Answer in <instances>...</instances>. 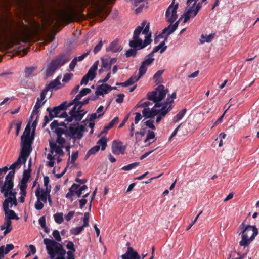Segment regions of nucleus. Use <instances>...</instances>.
I'll list each match as a JSON object with an SVG mask.
<instances>
[{
  "instance_id": "obj_1",
  "label": "nucleus",
  "mask_w": 259,
  "mask_h": 259,
  "mask_svg": "<svg viewBox=\"0 0 259 259\" xmlns=\"http://www.w3.org/2000/svg\"><path fill=\"white\" fill-rule=\"evenodd\" d=\"M167 92L168 89H165L163 85H159L155 91L147 93V99L155 104L151 110L149 108H145L142 110L143 115L145 118H151L157 114L165 116L171 110L172 100L170 101L169 99H167L164 103H160L164 98Z\"/></svg>"
},
{
  "instance_id": "obj_2",
  "label": "nucleus",
  "mask_w": 259,
  "mask_h": 259,
  "mask_svg": "<svg viewBox=\"0 0 259 259\" xmlns=\"http://www.w3.org/2000/svg\"><path fill=\"white\" fill-rule=\"evenodd\" d=\"M150 24H147L146 21H143L140 25L138 26L133 33V39L129 41L131 48L139 47L142 49L152 42L151 32H149Z\"/></svg>"
},
{
  "instance_id": "obj_3",
  "label": "nucleus",
  "mask_w": 259,
  "mask_h": 259,
  "mask_svg": "<svg viewBox=\"0 0 259 259\" xmlns=\"http://www.w3.org/2000/svg\"><path fill=\"white\" fill-rule=\"evenodd\" d=\"M44 243L51 259H65L64 255L66 252L60 244L49 238L44 239Z\"/></svg>"
},
{
  "instance_id": "obj_4",
  "label": "nucleus",
  "mask_w": 259,
  "mask_h": 259,
  "mask_svg": "<svg viewBox=\"0 0 259 259\" xmlns=\"http://www.w3.org/2000/svg\"><path fill=\"white\" fill-rule=\"evenodd\" d=\"M239 228L241 229L239 233L241 234V240L239 242V245L241 246H247L257 235V229L255 226H245L244 223H241Z\"/></svg>"
},
{
  "instance_id": "obj_5",
  "label": "nucleus",
  "mask_w": 259,
  "mask_h": 259,
  "mask_svg": "<svg viewBox=\"0 0 259 259\" xmlns=\"http://www.w3.org/2000/svg\"><path fill=\"white\" fill-rule=\"evenodd\" d=\"M22 142V149L20 153L19 156L15 162L19 165V166L22 162L25 164L27 157L29 156L31 151V145L32 143V140L30 137V128L27 132L26 135L24 137V135L21 136Z\"/></svg>"
},
{
  "instance_id": "obj_6",
  "label": "nucleus",
  "mask_w": 259,
  "mask_h": 259,
  "mask_svg": "<svg viewBox=\"0 0 259 259\" xmlns=\"http://www.w3.org/2000/svg\"><path fill=\"white\" fill-rule=\"evenodd\" d=\"M178 8V4L175 5H173L172 4H171L166 11L165 16L167 18V21L171 24V29L170 30L167 32V36L172 34L178 28L179 21L176 22L173 25H171V24L174 23L178 18V15L177 14Z\"/></svg>"
},
{
  "instance_id": "obj_7",
  "label": "nucleus",
  "mask_w": 259,
  "mask_h": 259,
  "mask_svg": "<svg viewBox=\"0 0 259 259\" xmlns=\"http://www.w3.org/2000/svg\"><path fill=\"white\" fill-rule=\"evenodd\" d=\"M160 49L159 46L155 47L152 51L146 56V59L142 62L141 65L139 68L141 75H144L147 71L148 67L150 66L154 61V58L152 57L153 54L158 52Z\"/></svg>"
},
{
  "instance_id": "obj_8",
  "label": "nucleus",
  "mask_w": 259,
  "mask_h": 259,
  "mask_svg": "<svg viewBox=\"0 0 259 259\" xmlns=\"http://www.w3.org/2000/svg\"><path fill=\"white\" fill-rule=\"evenodd\" d=\"M85 130V125H79L78 123L70 124L68 127V137L72 138L75 140L80 139L83 135Z\"/></svg>"
},
{
  "instance_id": "obj_9",
  "label": "nucleus",
  "mask_w": 259,
  "mask_h": 259,
  "mask_svg": "<svg viewBox=\"0 0 259 259\" xmlns=\"http://www.w3.org/2000/svg\"><path fill=\"white\" fill-rule=\"evenodd\" d=\"M14 172L9 171L5 177L3 185L1 188V192L4 194L5 197H7L8 192L13 189L14 183Z\"/></svg>"
},
{
  "instance_id": "obj_10",
  "label": "nucleus",
  "mask_w": 259,
  "mask_h": 259,
  "mask_svg": "<svg viewBox=\"0 0 259 259\" xmlns=\"http://www.w3.org/2000/svg\"><path fill=\"white\" fill-rule=\"evenodd\" d=\"M82 3L85 5H88L91 3L93 5L99 7V9L98 10L97 12L98 15L101 17L102 20L105 19L106 17L109 13V11L106 10L104 13L102 11L104 9V7L100 6L101 3H108L111 2L112 0H81Z\"/></svg>"
},
{
  "instance_id": "obj_11",
  "label": "nucleus",
  "mask_w": 259,
  "mask_h": 259,
  "mask_svg": "<svg viewBox=\"0 0 259 259\" xmlns=\"http://www.w3.org/2000/svg\"><path fill=\"white\" fill-rule=\"evenodd\" d=\"M83 111V110H78V108H77V105L74 106L70 111L69 113L70 116L66 119V121L68 122H70L74 120L78 123V122L81 120L84 115L87 113V112L82 113Z\"/></svg>"
},
{
  "instance_id": "obj_12",
  "label": "nucleus",
  "mask_w": 259,
  "mask_h": 259,
  "mask_svg": "<svg viewBox=\"0 0 259 259\" xmlns=\"http://www.w3.org/2000/svg\"><path fill=\"white\" fill-rule=\"evenodd\" d=\"M107 139L103 137L99 140L97 143V145L92 148H91L87 152L85 155V159H88L91 155L96 154L99 151L100 148V146L102 150H104L107 146Z\"/></svg>"
},
{
  "instance_id": "obj_13",
  "label": "nucleus",
  "mask_w": 259,
  "mask_h": 259,
  "mask_svg": "<svg viewBox=\"0 0 259 259\" xmlns=\"http://www.w3.org/2000/svg\"><path fill=\"white\" fill-rule=\"evenodd\" d=\"M126 149V146L123 145L120 141H114L112 145V152L114 154H124Z\"/></svg>"
},
{
  "instance_id": "obj_14",
  "label": "nucleus",
  "mask_w": 259,
  "mask_h": 259,
  "mask_svg": "<svg viewBox=\"0 0 259 259\" xmlns=\"http://www.w3.org/2000/svg\"><path fill=\"white\" fill-rule=\"evenodd\" d=\"M79 188V184H73L69 189V192L66 194L65 197L67 198H70L73 196L76 195L78 197H80L82 193Z\"/></svg>"
},
{
  "instance_id": "obj_15",
  "label": "nucleus",
  "mask_w": 259,
  "mask_h": 259,
  "mask_svg": "<svg viewBox=\"0 0 259 259\" xmlns=\"http://www.w3.org/2000/svg\"><path fill=\"white\" fill-rule=\"evenodd\" d=\"M31 169L30 168H28V169H25L23 171L22 179L19 184V188L27 189V183L31 177Z\"/></svg>"
},
{
  "instance_id": "obj_16",
  "label": "nucleus",
  "mask_w": 259,
  "mask_h": 259,
  "mask_svg": "<svg viewBox=\"0 0 259 259\" xmlns=\"http://www.w3.org/2000/svg\"><path fill=\"white\" fill-rule=\"evenodd\" d=\"M122 259H141L140 255L132 247L127 248L126 253L121 256Z\"/></svg>"
},
{
  "instance_id": "obj_17",
  "label": "nucleus",
  "mask_w": 259,
  "mask_h": 259,
  "mask_svg": "<svg viewBox=\"0 0 259 259\" xmlns=\"http://www.w3.org/2000/svg\"><path fill=\"white\" fill-rule=\"evenodd\" d=\"M122 49V47L118 44V40L115 39L106 48V51L107 52H112L113 53H116L120 52Z\"/></svg>"
},
{
  "instance_id": "obj_18",
  "label": "nucleus",
  "mask_w": 259,
  "mask_h": 259,
  "mask_svg": "<svg viewBox=\"0 0 259 259\" xmlns=\"http://www.w3.org/2000/svg\"><path fill=\"white\" fill-rule=\"evenodd\" d=\"M143 75H141L140 72V71H139V75L138 76L133 75L125 82H122V83L117 82L116 83V85H121L123 87H126L132 85L134 83L137 82Z\"/></svg>"
},
{
  "instance_id": "obj_19",
  "label": "nucleus",
  "mask_w": 259,
  "mask_h": 259,
  "mask_svg": "<svg viewBox=\"0 0 259 259\" xmlns=\"http://www.w3.org/2000/svg\"><path fill=\"white\" fill-rule=\"evenodd\" d=\"M198 0H191L189 2H188V0L187 1V4L188 5H189L191 3L194 1V3L192 6L189 8L187 12L184 14V23H186L188 20L190 19L191 17H192V15H194V7L195 6L196 4V2Z\"/></svg>"
},
{
  "instance_id": "obj_20",
  "label": "nucleus",
  "mask_w": 259,
  "mask_h": 259,
  "mask_svg": "<svg viewBox=\"0 0 259 259\" xmlns=\"http://www.w3.org/2000/svg\"><path fill=\"white\" fill-rule=\"evenodd\" d=\"M49 145L52 153H53V151H55L56 154L59 155L60 156H63L64 155V152H63L62 148H64L65 147L58 146L56 143L54 141H53L52 140H49Z\"/></svg>"
},
{
  "instance_id": "obj_21",
  "label": "nucleus",
  "mask_w": 259,
  "mask_h": 259,
  "mask_svg": "<svg viewBox=\"0 0 259 259\" xmlns=\"http://www.w3.org/2000/svg\"><path fill=\"white\" fill-rule=\"evenodd\" d=\"M69 60V58L68 55L66 54H61L58 57L52 61L59 67L60 65H63L65 64Z\"/></svg>"
},
{
  "instance_id": "obj_22",
  "label": "nucleus",
  "mask_w": 259,
  "mask_h": 259,
  "mask_svg": "<svg viewBox=\"0 0 259 259\" xmlns=\"http://www.w3.org/2000/svg\"><path fill=\"white\" fill-rule=\"evenodd\" d=\"M35 196L37 199L42 201L45 203L47 202V197L49 196L48 194L44 192V189L40 190L39 186L35 190Z\"/></svg>"
},
{
  "instance_id": "obj_23",
  "label": "nucleus",
  "mask_w": 259,
  "mask_h": 259,
  "mask_svg": "<svg viewBox=\"0 0 259 259\" xmlns=\"http://www.w3.org/2000/svg\"><path fill=\"white\" fill-rule=\"evenodd\" d=\"M108 88H109V85L107 84H102L99 85L95 91V94L96 95H103L104 94H108L109 93Z\"/></svg>"
},
{
  "instance_id": "obj_24",
  "label": "nucleus",
  "mask_w": 259,
  "mask_h": 259,
  "mask_svg": "<svg viewBox=\"0 0 259 259\" xmlns=\"http://www.w3.org/2000/svg\"><path fill=\"white\" fill-rule=\"evenodd\" d=\"M61 79L60 76H58L54 80L50 82L48 84L46 85V87L48 89V90L50 89H59L61 87L59 86L61 85V83L60 82V79Z\"/></svg>"
},
{
  "instance_id": "obj_25",
  "label": "nucleus",
  "mask_w": 259,
  "mask_h": 259,
  "mask_svg": "<svg viewBox=\"0 0 259 259\" xmlns=\"http://www.w3.org/2000/svg\"><path fill=\"white\" fill-rule=\"evenodd\" d=\"M131 1L133 2L134 7H138V6H139V7H138L137 8H136L135 9V12L137 14L140 13L141 12L143 8H144V7H145V4L144 3V2L147 3V0H131Z\"/></svg>"
},
{
  "instance_id": "obj_26",
  "label": "nucleus",
  "mask_w": 259,
  "mask_h": 259,
  "mask_svg": "<svg viewBox=\"0 0 259 259\" xmlns=\"http://www.w3.org/2000/svg\"><path fill=\"white\" fill-rule=\"evenodd\" d=\"M101 67L104 68L105 70L110 71L111 68V64L109 60L108 59L106 56H105L101 58Z\"/></svg>"
},
{
  "instance_id": "obj_27",
  "label": "nucleus",
  "mask_w": 259,
  "mask_h": 259,
  "mask_svg": "<svg viewBox=\"0 0 259 259\" xmlns=\"http://www.w3.org/2000/svg\"><path fill=\"white\" fill-rule=\"evenodd\" d=\"M37 68L36 66L26 67L24 71L25 77L26 78L32 77L33 76V73Z\"/></svg>"
},
{
  "instance_id": "obj_28",
  "label": "nucleus",
  "mask_w": 259,
  "mask_h": 259,
  "mask_svg": "<svg viewBox=\"0 0 259 259\" xmlns=\"http://www.w3.org/2000/svg\"><path fill=\"white\" fill-rule=\"evenodd\" d=\"M215 35V33H211L207 36L202 34L200 39V43L203 44L205 42H210L214 39Z\"/></svg>"
},
{
  "instance_id": "obj_29",
  "label": "nucleus",
  "mask_w": 259,
  "mask_h": 259,
  "mask_svg": "<svg viewBox=\"0 0 259 259\" xmlns=\"http://www.w3.org/2000/svg\"><path fill=\"white\" fill-rule=\"evenodd\" d=\"M58 67L54 62L52 61L50 66L46 70V74L47 76H51L54 72V71L57 69Z\"/></svg>"
},
{
  "instance_id": "obj_30",
  "label": "nucleus",
  "mask_w": 259,
  "mask_h": 259,
  "mask_svg": "<svg viewBox=\"0 0 259 259\" xmlns=\"http://www.w3.org/2000/svg\"><path fill=\"white\" fill-rule=\"evenodd\" d=\"M46 100L43 101L42 103L40 102V99L39 98H37L36 102L35 105L33 108L32 111V114L34 113H36V115H39V109L43 106V105L45 103Z\"/></svg>"
},
{
  "instance_id": "obj_31",
  "label": "nucleus",
  "mask_w": 259,
  "mask_h": 259,
  "mask_svg": "<svg viewBox=\"0 0 259 259\" xmlns=\"http://www.w3.org/2000/svg\"><path fill=\"white\" fill-rule=\"evenodd\" d=\"M7 213H5V218L9 220H18L19 218L17 215L16 213L13 210H8L6 211Z\"/></svg>"
},
{
  "instance_id": "obj_32",
  "label": "nucleus",
  "mask_w": 259,
  "mask_h": 259,
  "mask_svg": "<svg viewBox=\"0 0 259 259\" xmlns=\"http://www.w3.org/2000/svg\"><path fill=\"white\" fill-rule=\"evenodd\" d=\"M119 122V118L115 117L112 119L109 123L105 126L104 128L103 132H107L109 130L111 129L115 124Z\"/></svg>"
},
{
  "instance_id": "obj_33",
  "label": "nucleus",
  "mask_w": 259,
  "mask_h": 259,
  "mask_svg": "<svg viewBox=\"0 0 259 259\" xmlns=\"http://www.w3.org/2000/svg\"><path fill=\"white\" fill-rule=\"evenodd\" d=\"M54 130H55L54 132L56 134L57 136H61L63 134H64L66 137H68L67 134L68 129L57 127L54 128Z\"/></svg>"
},
{
  "instance_id": "obj_34",
  "label": "nucleus",
  "mask_w": 259,
  "mask_h": 259,
  "mask_svg": "<svg viewBox=\"0 0 259 259\" xmlns=\"http://www.w3.org/2000/svg\"><path fill=\"white\" fill-rule=\"evenodd\" d=\"M140 50L139 49V47H136V48H132V49H130L125 52V56L127 58H128L131 56L135 57L137 53V51Z\"/></svg>"
},
{
  "instance_id": "obj_35",
  "label": "nucleus",
  "mask_w": 259,
  "mask_h": 259,
  "mask_svg": "<svg viewBox=\"0 0 259 259\" xmlns=\"http://www.w3.org/2000/svg\"><path fill=\"white\" fill-rule=\"evenodd\" d=\"M186 111L187 110L186 109H183L179 111V113L175 116H174L173 118L174 122H177L181 120L183 118L184 115L186 113Z\"/></svg>"
},
{
  "instance_id": "obj_36",
  "label": "nucleus",
  "mask_w": 259,
  "mask_h": 259,
  "mask_svg": "<svg viewBox=\"0 0 259 259\" xmlns=\"http://www.w3.org/2000/svg\"><path fill=\"white\" fill-rule=\"evenodd\" d=\"M59 126H63L64 127V128L68 129L66 124L63 122L59 123L57 120H54L50 124V127L52 130H53L54 128Z\"/></svg>"
},
{
  "instance_id": "obj_37",
  "label": "nucleus",
  "mask_w": 259,
  "mask_h": 259,
  "mask_svg": "<svg viewBox=\"0 0 259 259\" xmlns=\"http://www.w3.org/2000/svg\"><path fill=\"white\" fill-rule=\"evenodd\" d=\"M53 112L49 113V116H45L44 122L42 125V127H45L51 120H52L54 117H55V114H53Z\"/></svg>"
},
{
  "instance_id": "obj_38",
  "label": "nucleus",
  "mask_w": 259,
  "mask_h": 259,
  "mask_svg": "<svg viewBox=\"0 0 259 259\" xmlns=\"http://www.w3.org/2000/svg\"><path fill=\"white\" fill-rule=\"evenodd\" d=\"M84 228L85 227H83L82 225L79 227L72 228L70 230V234L74 235H79Z\"/></svg>"
},
{
  "instance_id": "obj_39",
  "label": "nucleus",
  "mask_w": 259,
  "mask_h": 259,
  "mask_svg": "<svg viewBox=\"0 0 259 259\" xmlns=\"http://www.w3.org/2000/svg\"><path fill=\"white\" fill-rule=\"evenodd\" d=\"M63 216V214L62 212H57L55 213L54 214L55 221L59 224H61L64 221Z\"/></svg>"
},
{
  "instance_id": "obj_40",
  "label": "nucleus",
  "mask_w": 259,
  "mask_h": 259,
  "mask_svg": "<svg viewBox=\"0 0 259 259\" xmlns=\"http://www.w3.org/2000/svg\"><path fill=\"white\" fill-rule=\"evenodd\" d=\"M20 188V194L21 196L19 198V201L21 203H23L25 200V197L26 195V189L19 188Z\"/></svg>"
},
{
  "instance_id": "obj_41",
  "label": "nucleus",
  "mask_w": 259,
  "mask_h": 259,
  "mask_svg": "<svg viewBox=\"0 0 259 259\" xmlns=\"http://www.w3.org/2000/svg\"><path fill=\"white\" fill-rule=\"evenodd\" d=\"M139 165V162H134L122 167L121 169L125 171L130 170L138 166Z\"/></svg>"
},
{
  "instance_id": "obj_42",
  "label": "nucleus",
  "mask_w": 259,
  "mask_h": 259,
  "mask_svg": "<svg viewBox=\"0 0 259 259\" xmlns=\"http://www.w3.org/2000/svg\"><path fill=\"white\" fill-rule=\"evenodd\" d=\"M78 156V152L76 151L73 152L71 155V160L70 159V157L69 158L67 161V166H69V163H73L77 159Z\"/></svg>"
},
{
  "instance_id": "obj_43",
  "label": "nucleus",
  "mask_w": 259,
  "mask_h": 259,
  "mask_svg": "<svg viewBox=\"0 0 259 259\" xmlns=\"http://www.w3.org/2000/svg\"><path fill=\"white\" fill-rule=\"evenodd\" d=\"M164 72V70H159L156 72L153 76V79L155 80V82L159 83L160 81L158 80L161 77L162 74Z\"/></svg>"
},
{
  "instance_id": "obj_44",
  "label": "nucleus",
  "mask_w": 259,
  "mask_h": 259,
  "mask_svg": "<svg viewBox=\"0 0 259 259\" xmlns=\"http://www.w3.org/2000/svg\"><path fill=\"white\" fill-rule=\"evenodd\" d=\"M90 99L87 98L84 99L82 101H79L77 102V104H75V106L77 105V108L78 110H82L81 108L83 105L88 104L89 102Z\"/></svg>"
},
{
  "instance_id": "obj_45",
  "label": "nucleus",
  "mask_w": 259,
  "mask_h": 259,
  "mask_svg": "<svg viewBox=\"0 0 259 259\" xmlns=\"http://www.w3.org/2000/svg\"><path fill=\"white\" fill-rule=\"evenodd\" d=\"M35 115H36V113H34L33 114H32V113H31V115L30 117H29V122H28L27 125H26V127L25 128L24 132L23 133V134L22 135H24V137L26 135L27 132L29 131V127L30 129V123H31V121L33 120V116Z\"/></svg>"
},
{
  "instance_id": "obj_46",
  "label": "nucleus",
  "mask_w": 259,
  "mask_h": 259,
  "mask_svg": "<svg viewBox=\"0 0 259 259\" xmlns=\"http://www.w3.org/2000/svg\"><path fill=\"white\" fill-rule=\"evenodd\" d=\"M56 144L58 143L59 144L58 146H60L61 147H65V144L66 143L65 139L61 136H57Z\"/></svg>"
},
{
  "instance_id": "obj_47",
  "label": "nucleus",
  "mask_w": 259,
  "mask_h": 259,
  "mask_svg": "<svg viewBox=\"0 0 259 259\" xmlns=\"http://www.w3.org/2000/svg\"><path fill=\"white\" fill-rule=\"evenodd\" d=\"M103 45V42L102 40H101L98 44L95 47L93 52L95 54L98 53L102 49Z\"/></svg>"
},
{
  "instance_id": "obj_48",
  "label": "nucleus",
  "mask_w": 259,
  "mask_h": 259,
  "mask_svg": "<svg viewBox=\"0 0 259 259\" xmlns=\"http://www.w3.org/2000/svg\"><path fill=\"white\" fill-rule=\"evenodd\" d=\"M66 247L67 249L69 250L68 251L75 252V249L74 248V245L72 241H68L67 244L66 245Z\"/></svg>"
},
{
  "instance_id": "obj_49",
  "label": "nucleus",
  "mask_w": 259,
  "mask_h": 259,
  "mask_svg": "<svg viewBox=\"0 0 259 259\" xmlns=\"http://www.w3.org/2000/svg\"><path fill=\"white\" fill-rule=\"evenodd\" d=\"M103 115H104V112L99 114L98 115L97 114V113H92L90 115V117L89 118V121H94V120L95 119H96V118H101Z\"/></svg>"
},
{
  "instance_id": "obj_50",
  "label": "nucleus",
  "mask_w": 259,
  "mask_h": 259,
  "mask_svg": "<svg viewBox=\"0 0 259 259\" xmlns=\"http://www.w3.org/2000/svg\"><path fill=\"white\" fill-rule=\"evenodd\" d=\"M96 74V73L95 71H93V70L90 69L88 73L85 75L87 76L88 77H89L90 80H92L95 78Z\"/></svg>"
},
{
  "instance_id": "obj_51",
  "label": "nucleus",
  "mask_w": 259,
  "mask_h": 259,
  "mask_svg": "<svg viewBox=\"0 0 259 259\" xmlns=\"http://www.w3.org/2000/svg\"><path fill=\"white\" fill-rule=\"evenodd\" d=\"M89 213L88 212H85L84 214V217H83V224L82 225V226H83V227H88L89 225Z\"/></svg>"
},
{
  "instance_id": "obj_52",
  "label": "nucleus",
  "mask_w": 259,
  "mask_h": 259,
  "mask_svg": "<svg viewBox=\"0 0 259 259\" xmlns=\"http://www.w3.org/2000/svg\"><path fill=\"white\" fill-rule=\"evenodd\" d=\"M41 201H42L37 199V200L35 202V205H34L36 209H37L38 210H40L43 208L44 205Z\"/></svg>"
},
{
  "instance_id": "obj_53",
  "label": "nucleus",
  "mask_w": 259,
  "mask_h": 259,
  "mask_svg": "<svg viewBox=\"0 0 259 259\" xmlns=\"http://www.w3.org/2000/svg\"><path fill=\"white\" fill-rule=\"evenodd\" d=\"M8 194H7V197H8L9 195L10 196L8 198V199H14V198H16V196L17 193L13 189L11 190L10 191H8Z\"/></svg>"
},
{
  "instance_id": "obj_54",
  "label": "nucleus",
  "mask_w": 259,
  "mask_h": 259,
  "mask_svg": "<svg viewBox=\"0 0 259 259\" xmlns=\"http://www.w3.org/2000/svg\"><path fill=\"white\" fill-rule=\"evenodd\" d=\"M52 235L56 241H61V237L60 233L58 230H54L53 232Z\"/></svg>"
},
{
  "instance_id": "obj_55",
  "label": "nucleus",
  "mask_w": 259,
  "mask_h": 259,
  "mask_svg": "<svg viewBox=\"0 0 259 259\" xmlns=\"http://www.w3.org/2000/svg\"><path fill=\"white\" fill-rule=\"evenodd\" d=\"M91 52V49L88 50L87 52L83 54L81 56H79L77 57H75L74 58H77V61H82L85 57H87Z\"/></svg>"
},
{
  "instance_id": "obj_56",
  "label": "nucleus",
  "mask_w": 259,
  "mask_h": 259,
  "mask_svg": "<svg viewBox=\"0 0 259 259\" xmlns=\"http://www.w3.org/2000/svg\"><path fill=\"white\" fill-rule=\"evenodd\" d=\"M73 76L72 73H66L64 75L62 81L64 82H67L71 79Z\"/></svg>"
},
{
  "instance_id": "obj_57",
  "label": "nucleus",
  "mask_w": 259,
  "mask_h": 259,
  "mask_svg": "<svg viewBox=\"0 0 259 259\" xmlns=\"http://www.w3.org/2000/svg\"><path fill=\"white\" fill-rule=\"evenodd\" d=\"M10 202V201L8 199H6L4 200V201L3 203V207L4 209V211L5 213H7V211L9 210V203Z\"/></svg>"
},
{
  "instance_id": "obj_58",
  "label": "nucleus",
  "mask_w": 259,
  "mask_h": 259,
  "mask_svg": "<svg viewBox=\"0 0 259 259\" xmlns=\"http://www.w3.org/2000/svg\"><path fill=\"white\" fill-rule=\"evenodd\" d=\"M196 7L194 11V15H192V17H194L198 13V11L201 8V3H198L197 4H196Z\"/></svg>"
},
{
  "instance_id": "obj_59",
  "label": "nucleus",
  "mask_w": 259,
  "mask_h": 259,
  "mask_svg": "<svg viewBox=\"0 0 259 259\" xmlns=\"http://www.w3.org/2000/svg\"><path fill=\"white\" fill-rule=\"evenodd\" d=\"M14 248V246L12 244H7L4 250V253H5V254H8L11 250H13Z\"/></svg>"
},
{
  "instance_id": "obj_60",
  "label": "nucleus",
  "mask_w": 259,
  "mask_h": 259,
  "mask_svg": "<svg viewBox=\"0 0 259 259\" xmlns=\"http://www.w3.org/2000/svg\"><path fill=\"white\" fill-rule=\"evenodd\" d=\"M38 223L42 228H45V226H46L45 217H41L38 220Z\"/></svg>"
},
{
  "instance_id": "obj_61",
  "label": "nucleus",
  "mask_w": 259,
  "mask_h": 259,
  "mask_svg": "<svg viewBox=\"0 0 259 259\" xmlns=\"http://www.w3.org/2000/svg\"><path fill=\"white\" fill-rule=\"evenodd\" d=\"M75 214L74 211H71L69 212V213L65 215V219L67 221H69L71 220V219L74 217Z\"/></svg>"
},
{
  "instance_id": "obj_62",
  "label": "nucleus",
  "mask_w": 259,
  "mask_h": 259,
  "mask_svg": "<svg viewBox=\"0 0 259 259\" xmlns=\"http://www.w3.org/2000/svg\"><path fill=\"white\" fill-rule=\"evenodd\" d=\"M91 90L90 89L83 88L79 92V93L82 95V96L83 97V96H85V95H87L88 94H89L90 93H91Z\"/></svg>"
},
{
  "instance_id": "obj_63",
  "label": "nucleus",
  "mask_w": 259,
  "mask_h": 259,
  "mask_svg": "<svg viewBox=\"0 0 259 259\" xmlns=\"http://www.w3.org/2000/svg\"><path fill=\"white\" fill-rule=\"evenodd\" d=\"M49 90L47 89L46 87L45 89L41 91L40 93V98H39L40 99V101H42L45 99L46 97V95L48 92Z\"/></svg>"
},
{
  "instance_id": "obj_64",
  "label": "nucleus",
  "mask_w": 259,
  "mask_h": 259,
  "mask_svg": "<svg viewBox=\"0 0 259 259\" xmlns=\"http://www.w3.org/2000/svg\"><path fill=\"white\" fill-rule=\"evenodd\" d=\"M124 95L123 94H119L117 95V98L116 99V102L118 103H121L123 101Z\"/></svg>"
}]
</instances>
